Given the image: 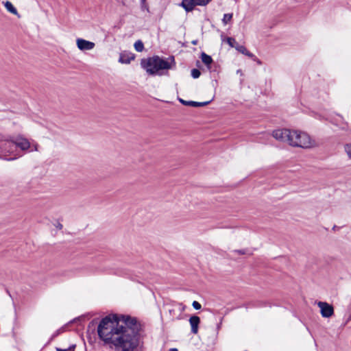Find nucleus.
Returning a JSON list of instances; mask_svg holds the SVG:
<instances>
[{"label":"nucleus","mask_w":351,"mask_h":351,"mask_svg":"<svg viewBox=\"0 0 351 351\" xmlns=\"http://www.w3.org/2000/svg\"><path fill=\"white\" fill-rule=\"evenodd\" d=\"M139 330L134 317L110 315L100 321L97 333L105 343L114 346L117 351H134L139 343Z\"/></svg>","instance_id":"obj_1"},{"label":"nucleus","mask_w":351,"mask_h":351,"mask_svg":"<svg viewBox=\"0 0 351 351\" xmlns=\"http://www.w3.org/2000/svg\"><path fill=\"white\" fill-rule=\"evenodd\" d=\"M171 61L166 60L158 56L142 60L141 66L149 75H161V70H168L175 66L176 62L173 57L170 58Z\"/></svg>","instance_id":"obj_2"},{"label":"nucleus","mask_w":351,"mask_h":351,"mask_svg":"<svg viewBox=\"0 0 351 351\" xmlns=\"http://www.w3.org/2000/svg\"><path fill=\"white\" fill-rule=\"evenodd\" d=\"M14 140V136L0 134V158L12 160L21 156Z\"/></svg>","instance_id":"obj_3"},{"label":"nucleus","mask_w":351,"mask_h":351,"mask_svg":"<svg viewBox=\"0 0 351 351\" xmlns=\"http://www.w3.org/2000/svg\"><path fill=\"white\" fill-rule=\"evenodd\" d=\"M289 145L308 149L316 146V143L306 132L292 130Z\"/></svg>","instance_id":"obj_4"},{"label":"nucleus","mask_w":351,"mask_h":351,"mask_svg":"<svg viewBox=\"0 0 351 351\" xmlns=\"http://www.w3.org/2000/svg\"><path fill=\"white\" fill-rule=\"evenodd\" d=\"M292 130L288 129H278L273 132L272 136L276 140L283 143H287L289 145V139L291 137Z\"/></svg>","instance_id":"obj_5"},{"label":"nucleus","mask_w":351,"mask_h":351,"mask_svg":"<svg viewBox=\"0 0 351 351\" xmlns=\"http://www.w3.org/2000/svg\"><path fill=\"white\" fill-rule=\"evenodd\" d=\"M14 143L17 149L19 148L21 151L27 152L31 148V143L23 136L19 134L14 136Z\"/></svg>","instance_id":"obj_6"},{"label":"nucleus","mask_w":351,"mask_h":351,"mask_svg":"<svg viewBox=\"0 0 351 351\" xmlns=\"http://www.w3.org/2000/svg\"><path fill=\"white\" fill-rule=\"evenodd\" d=\"M320 308L321 315L323 317L328 318L334 313V308L332 305L325 302H319L317 304Z\"/></svg>","instance_id":"obj_7"},{"label":"nucleus","mask_w":351,"mask_h":351,"mask_svg":"<svg viewBox=\"0 0 351 351\" xmlns=\"http://www.w3.org/2000/svg\"><path fill=\"white\" fill-rule=\"evenodd\" d=\"M76 45L77 48L81 51L92 50L95 46V43L83 38H77L76 40Z\"/></svg>","instance_id":"obj_8"},{"label":"nucleus","mask_w":351,"mask_h":351,"mask_svg":"<svg viewBox=\"0 0 351 351\" xmlns=\"http://www.w3.org/2000/svg\"><path fill=\"white\" fill-rule=\"evenodd\" d=\"M189 323L191 327V332L195 335L197 334L200 318L197 315H192L189 319Z\"/></svg>","instance_id":"obj_9"},{"label":"nucleus","mask_w":351,"mask_h":351,"mask_svg":"<svg viewBox=\"0 0 351 351\" xmlns=\"http://www.w3.org/2000/svg\"><path fill=\"white\" fill-rule=\"evenodd\" d=\"M134 59V55L130 52H122L120 53L119 62L122 64H130Z\"/></svg>","instance_id":"obj_10"},{"label":"nucleus","mask_w":351,"mask_h":351,"mask_svg":"<svg viewBox=\"0 0 351 351\" xmlns=\"http://www.w3.org/2000/svg\"><path fill=\"white\" fill-rule=\"evenodd\" d=\"M180 101L185 106H193V107H202V106H205L206 105H208V104H210V101H205V102H197V101H185L182 99H180Z\"/></svg>","instance_id":"obj_11"},{"label":"nucleus","mask_w":351,"mask_h":351,"mask_svg":"<svg viewBox=\"0 0 351 351\" xmlns=\"http://www.w3.org/2000/svg\"><path fill=\"white\" fill-rule=\"evenodd\" d=\"M180 5L187 12L193 11L195 8L193 0H182Z\"/></svg>","instance_id":"obj_12"},{"label":"nucleus","mask_w":351,"mask_h":351,"mask_svg":"<svg viewBox=\"0 0 351 351\" xmlns=\"http://www.w3.org/2000/svg\"><path fill=\"white\" fill-rule=\"evenodd\" d=\"M235 49L242 54H244L250 58H252L254 55L250 52L243 45H240L237 44L235 46Z\"/></svg>","instance_id":"obj_13"},{"label":"nucleus","mask_w":351,"mask_h":351,"mask_svg":"<svg viewBox=\"0 0 351 351\" xmlns=\"http://www.w3.org/2000/svg\"><path fill=\"white\" fill-rule=\"evenodd\" d=\"M4 5L8 12L14 15L19 16L17 10L14 7L11 2L7 1L4 3Z\"/></svg>","instance_id":"obj_14"},{"label":"nucleus","mask_w":351,"mask_h":351,"mask_svg":"<svg viewBox=\"0 0 351 351\" xmlns=\"http://www.w3.org/2000/svg\"><path fill=\"white\" fill-rule=\"evenodd\" d=\"M201 59L202 62L206 64L207 66H209L210 64L213 62V59L211 56L207 55L204 52H202L201 54Z\"/></svg>","instance_id":"obj_15"},{"label":"nucleus","mask_w":351,"mask_h":351,"mask_svg":"<svg viewBox=\"0 0 351 351\" xmlns=\"http://www.w3.org/2000/svg\"><path fill=\"white\" fill-rule=\"evenodd\" d=\"M134 47L135 50L138 52H141L144 49V45L140 40L135 42Z\"/></svg>","instance_id":"obj_16"},{"label":"nucleus","mask_w":351,"mask_h":351,"mask_svg":"<svg viewBox=\"0 0 351 351\" xmlns=\"http://www.w3.org/2000/svg\"><path fill=\"white\" fill-rule=\"evenodd\" d=\"M223 41H226L230 45V47L234 48H235L236 45L238 44L235 39L231 37H226L223 39Z\"/></svg>","instance_id":"obj_17"},{"label":"nucleus","mask_w":351,"mask_h":351,"mask_svg":"<svg viewBox=\"0 0 351 351\" xmlns=\"http://www.w3.org/2000/svg\"><path fill=\"white\" fill-rule=\"evenodd\" d=\"M232 13H230V14H225L223 15V18L222 19V22L224 25H226L228 24L232 19Z\"/></svg>","instance_id":"obj_18"},{"label":"nucleus","mask_w":351,"mask_h":351,"mask_svg":"<svg viewBox=\"0 0 351 351\" xmlns=\"http://www.w3.org/2000/svg\"><path fill=\"white\" fill-rule=\"evenodd\" d=\"M201 75V73L199 71V70H198L197 69H193L191 70V76L194 78V79H197Z\"/></svg>","instance_id":"obj_19"},{"label":"nucleus","mask_w":351,"mask_h":351,"mask_svg":"<svg viewBox=\"0 0 351 351\" xmlns=\"http://www.w3.org/2000/svg\"><path fill=\"white\" fill-rule=\"evenodd\" d=\"M345 151H346L348 156L349 157V158L351 159V143L346 145L345 146Z\"/></svg>","instance_id":"obj_20"},{"label":"nucleus","mask_w":351,"mask_h":351,"mask_svg":"<svg viewBox=\"0 0 351 351\" xmlns=\"http://www.w3.org/2000/svg\"><path fill=\"white\" fill-rule=\"evenodd\" d=\"M195 7L196 5L205 6L206 5L204 0H193Z\"/></svg>","instance_id":"obj_21"},{"label":"nucleus","mask_w":351,"mask_h":351,"mask_svg":"<svg viewBox=\"0 0 351 351\" xmlns=\"http://www.w3.org/2000/svg\"><path fill=\"white\" fill-rule=\"evenodd\" d=\"M31 147H32V149L30 150V152H33V151L38 152V145L36 143L34 142V143H31Z\"/></svg>","instance_id":"obj_22"},{"label":"nucleus","mask_w":351,"mask_h":351,"mask_svg":"<svg viewBox=\"0 0 351 351\" xmlns=\"http://www.w3.org/2000/svg\"><path fill=\"white\" fill-rule=\"evenodd\" d=\"M192 306L195 310H199L202 307L201 304L197 301H193Z\"/></svg>","instance_id":"obj_23"},{"label":"nucleus","mask_w":351,"mask_h":351,"mask_svg":"<svg viewBox=\"0 0 351 351\" xmlns=\"http://www.w3.org/2000/svg\"><path fill=\"white\" fill-rule=\"evenodd\" d=\"M234 252L237 253L239 254H245L246 253L245 250H236Z\"/></svg>","instance_id":"obj_24"},{"label":"nucleus","mask_w":351,"mask_h":351,"mask_svg":"<svg viewBox=\"0 0 351 351\" xmlns=\"http://www.w3.org/2000/svg\"><path fill=\"white\" fill-rule=\"evenodd\" d=\"M57 351H72L71 349H60V348H57Z\"/></svg>","instance_id":"obj_25"},{"label":"nucleus","mask_w":351,"mask_h":351,"mask_svg":"<svg viewBox=\"0 0 351 351\" xmlns=\"http://www.w3.org/2000/svg\"><path fill=\"white\" fill-rule=\"evenodd\" d=\"M169 351H178L177 348H171Z\"/></svg>","instance_id":"obj_26"},{"label":"nucleus","mask_w":351,"mask_h":351,"mask_svg":"<svg viewBox=\"0 0 351 351\" xmlns=\"http://www.w3.org/2000/svg\"><path fill=\"white\" fill-rule=\"evenodd\" d=\"M212 0H204L206 4L207 5L208 3H209V2H210Z\"/></svg>","instance_id":"obj_27"},{"label":"nucleus","mask_w":351,"mask_h":351,"mask_svg":"<svg viewBox=\"0 0 351 351\" xmlns=\"http://www.w3.org/2000/svg\"><path fill=\"white\" fill-rule=\"evenodd\" d=\"M62 224L59 223V224L58 225V228H59L60 229H61V228H62Z\"/></svg>","instance_id":"obj_28"},{"label":"nucleus","mask_w":351,"mask_h":351,"mask_svg":"<svg viewBox=\"0 0 351 351\" xmlns=\"http://www.w3.org/2000/svg\"><path fill=\"white\" fill-rule=\"evenodd\" d=\"M192 43H193V45H195V44L197 43V41H195V40H194V41H193V42H192Z\"/></svg>","instance_id":"obj_29"},{"label":"nucleus","mask_w":351,"mask_h":351,"mask_svg":"<svg viewBox=\"0 0 351 351\" xmlns=\"http://www.w3.org/2000/svg\"><path fill=\"white\" fill-rule=\"evenodd\" d=\"M173 310H169V313H171V312L173 311Z\"/></svg>","instance_id":"obj_30"},{"label":"nucleus","mask_w":351,"mask_h":351,"mask_svg":"<svg viewBox=\"0 0 351 351\" xmlns=\"http://www.w3.org/2000/svg\"><path fill=\"white\" fill-rule=\"evenodd\" d=\"M141 1H142V2H145V0H141Z\"/></svg>","instance_id":"obj_31"}]
</instances>
